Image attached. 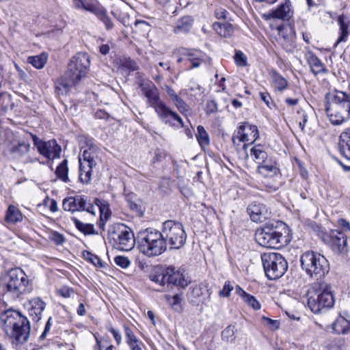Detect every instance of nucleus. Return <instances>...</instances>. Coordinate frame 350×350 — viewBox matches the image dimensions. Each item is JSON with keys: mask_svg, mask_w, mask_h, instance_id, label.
Returning <instances> with one entry per match:
<instances>
[{"mask_svg": "<svg viewBox=\"0 0 350 350\" xmlns=\"http://www.w3.org/2000/svg\"><path fill=\"white\" fill-rule=\"evenodd\" d=\"M150 278L152 281L159 284L161 286H163L166 284L165 270L160 274L150 275Z\"/></svg>", "mask_w": 350, "mask_h": 350, "instance_id": "3c124183", "label": "nucleus"}, {"mask_svg": "<svg viewBox=\"0 0 350 350\" xmlns=\"http://www.w3.org/2000/svg\"><path fill=\"white\" fill-rule=\"evenodd\" d=\"M97 18L103 23L107 30H111L113 27V23L105 10H102L96 12Z\"/></svg>", "mask_w": 350, "mask_h": 350, "instance_id": "79ce46f5", "label": "nucleus"}, {"mask_svg": "<svg viewBox=\"0 0 350 350\" xmlns=\"http://www.w3.org/2000/svg\"><path fill=\"white\" fill-rule=\"evenodd\" d=\"M62 206L64 211H87L92 215L96 214V208L90 202H88L87 198L84 196H77L75 197H68L64 200Z\"/></svg>", "mask_w": 350, "mask_h": 350, "instance_id": "2eb2a0df", "label": "nucleus"}, {"mask_svg": "<svg viewBox=\"0 0 350 350\" xmlns=\"http://www.w3.org/2000/svg\"><path fill=\"white\" fill-rule=\"evenodd\" d=\"M228 15V12L223 8H217L215 11V16L218 19L226 20Z\"/></svg>", "mask_w": 350, "mask_h": 350, "instance_id": "13d9d810", "label": "nucleus"}, {"mask_svg": "<svg viewBox=\"0 0 350 350\" xmlns=\"http://www.w3.org/2000/svg\"><path fill=\"white\" fill-rule=\"evenodd\" d=\"M139 252L147 257L158 256L167 250V244L161 232L152 228L141 230L137 233Z\"/></svg>", "mask_w": 350, "mask_h": 350, "instance_id": "39448f33", "label": "nucleus"}, {"mask_svg": "<svg viewBox=\"0 0 350 350\" xmlns=\"http://www.w3.org/2000/svg\"><path fill=\"white\" fill-rule=\"evenodd\" d=\"M271 77L273 85L277 90L282 92L287 88L288 81L277 72H273Z\"/></svg>", "mask_w": 350, "mask_h": 350, "instance_id": "f704fd0d", "label": "nucleus"}, {"mask_svg": "<svg viewBox=\"0 0 350 350\" xmlns=\"http://www.w3.org/2000/svg\"><path fill=\"white\" fill-rule=\"evenodd\" d=\"M183 55L185 56L188 61L191 63V69L196 68L208 59V57L206 53L198 50H185Z\"/></svg>", "mask_w": 350, "mask_h": 350, "instance_id": "aec40b11", "label": "nucleus"}, {"mask_svg": "<svg viewBox=\"0 0 350 350\" xmlns=\"http://www.w3.org/2000/svg\"><path fill=\"white\" fill-rule=\"evenodd\" d=\"M258 172L265 177H272L279 174V169L275 161L271 159L258 166Z\"/></svg>", "mask_w": 350, "mask_h": 350, "instance_id": "393cba45", "label": "nucleus"}, {"mask_svg": "<svg viewBox=\"0 0 350 350\" xmlns=\"http://www.w3.org/2000/svg\"><path fill=\"white\" fill-rule=\"evenodd\" d=\"M256 240L262 247L280 248L286 244L287 239L280 228L272 222L265 224L259 228L255 234Z\"/></svg>", "mask_w": 350, "mask_h": 350, "instance_id": "1a4fd4ad", "label": "nucleus"}, {"mask_svg": "<svg viewBox=\"0 0 350 350\" xmlns=\"http://www.w3.org/2000/svg\"><path fill=\"white\" fill-rule=\"evenodd\" d=\"M1 325L5 334L16 344H24L29 338L30 323L20 312L6 310L1 314Z\"/></svg>", "mask_w": 350, "mask_h": 350, "instance_id": "f257e3e1", "label": "nucleus"}, {"mask_svg": "<svg viewBox=\"0 0 350 350\" xmlns=\"http://www.w3.org/2000/svg\"><path fill=\"white\" fill-rule=\"evenodd\" d=\"M29 135L32 138L34 146L41 155L49 159H55L60 157L62 149L56 140L43 141L36 135L29 133Z\"/></svg>", "mask_w": 350, "mask_h": 350, "instance_id": "4468645a", "label": "nucleus"}, {"mask_svg": "<svg viewBox=\"0 0 350 350\" xmlns=\"http://www.w3.org/2000/svg\"><path fill=\"white\" fill-rule=\"evenodd\" d=\"M95 203L96 206L98 207L100 216V217L103 219H105L107 221L110 217V211L109 208V204L106 202H102L98 199L95 200Z\"/></svg>", "mask_w": 350, "mask_h": 350, "instance_id": "a19ab883", "label": "nucleus"}, {"mask_svg": "<svg viewBox=\"0 0 350 350\" xmlns=\"http://www.w3.org/2000/svg\"><path fill=\"white\" fill-rule=\"evenodd\" d=\"M81 159L82 162H84L85 164H95L94 160L91 155V152L90 150H84L83 151L82 157H79V159Z\"/></svg>", "mask_w": 350, "mask_h": 350, "instance_id": "4d7b16f0", "label": "nucleus"}, {"mask_svg": "<svg viewBox=\"0 0 350 350\" xmlns=\"http://www.w3.org/2000/svg\"><path fill=\"white\" fill-rule=\"evenodd\" d=\"M68 170V161L67 159H64L57 167L55 173L57 177L62 182L68 183L69 182Z\"/></svg>", "mask_w": 350, "mask_h": 350, "instance_id": "473e14b6", "label": "nucleus"}, {"mask_svg": "<svg viewBox=\"0 0 350 350\" xmlns=\"http://www.w3.org/2000/svg\"><path fill=\"white\" fill-rule=\"evenodd\" d=\"M217 103L215 100H209L207 102L206 105V113H213L217 111Z\"/></svg>", "mask_w": 350, "mask_h": 350, "instance_id": "bf43d9fd", "label": "nucleus"}, {"mask_svg": "<svg viewBox=\"0 0 350 350\" xmlns=\"http://www.w3.org/2000/svg\"><path fill=\"white\" fill-rule=\"evenodd\" d=\"M160 232L166 244L169 243L172 250L180 249L185 243L187 234L180 222L167 220L163 223Z\"/></svg>", "mask_w": 350, "mask_h": 350, "instance_id": "9d476101", "label": "nucleus"}, {"mask_svg": "<svg viewBox=\"0 0 350 350\" xmlns=\"http://www.w3.org/2000/svg\"><path fill=\"white\" fill-rule=\"evenodd\" d=\"M197 134L196 135V139L202 148L208 146L210 144V139L208 133L204 129V126L199 125L197 127Z\"/></svg>", "mask_w": 350, "mask_h": 350, "instance_id": "e433bc0d", "label": "nucleus"}, {"mask_svg": "<svg viewBox=\"0 0 350 350\" xmlns=\"http://www.w3.org/2000/svg\"><path fill=\"white\" fill-rule=\"evenodd\" d=\"M235 292L238 295H239L242 298L243 300H244L246 298V297L249 295L238 285L236 286Z\"/></svg>", "mask_w": 350, "mask_h": 350, "instance_id": "774afa93", "label": "nucleus"}, {"mask_svg": "<svg viewBox=\"0 0 350 350\" xmlns=\"http://www.w3.org/2000/svg\"><path fill=\"white\" fill-rule=\"evenodd\" d=\"M122 66L129 72H133L138 70V66L137 63L130 58L125 59V60L122 64Z\"/></svg>", "mask_w": 350, "mask_h": 350, "instance_id": "09e8293b", "label": "nucleus"}, {"mask_svg": "<svg viewBox=\"0 0 350 350\" xmlns=\"http://www.w3.org/2000/svg\"><path fill=\"white\" fill-rule=\"evenodd\" d=\"M71 220L75 224V227L84 234L88 235L95 234L94 227L93 224L83 223L79 219L75 217H72L71 218Z\"/></svg>", "mask_w": 350, "mask_h": 350, "instance_id": "72a5a7b5", "label": "nucleus"}, {"mask_svg": "<svg viewBox=\"0 0 350 350\" xmlns=\"http://www.w3.org/2000/svg\"><path fill=\"white\" fill-rule=\"evenodd\" d=\"M191 293L193 297L199 298L200 301L205 303L210 301L211 291L206 284H200L193 288Z\"/></svg>", "mask_w": 350, "mask_h": 350, "instance_id": "a878e982", "label": "nucleus"}, {"mask_svg": "<svg viewBox=\"0 0 350 350\" xmlns=\"http://www.w3.org/2000/svg\"><path fill=\"white\" fill-rule=\"evenodd\" d=\"M114 261L117 265L123 269L128 267L131 263L128 258L122 256H116Z\"/></svg>", "mask_w": 350, "mask_h": 350, "instance_id": "864d4df0", "label": "nucleus"}, {"mask_svg": "<svg viewBox=\"0 0 350 350\" xmlns=\"http://www.w3.org/2000/svg\"><path fill=\"white\" fill-rule=\"evenodd\" d=\"M86 258L96 267L103 268L105 267L104 262L96 255L88 252Z\"/></svg>", "mask_w": 350, "mask_h": 350, "instance_id": "8fccbe9b", "label": "nucleus"}, {"mask_svg": "<svg viewBox=\"0 0 350 350\" xmlns=\"http://www.w3.org/2000/svg\"><path fill=\"white\" fill-rule=\"evenodd\" d=\"M247 212L251 219L255 222H261L268 215L267 207L264 204L256 202H254L248 206Z\"/></svg>", "mask_w": 350, "mask_h": 350, "instance_id": "6ab92c4d", "label": "nucleus"}, {"mask_svg": "<svg viewBox=\"0 0 350 350\" xmlns=\"http://www.w3.org/2000/svg\"><path fill=\"white\" fill-rule=\"evenodd\" d=\"M31 146L28 142L19 141L17 144L13 146L11 148V152L16 159H22L25 157L30 151Z\"/></svg>", "mask_w": 350, "mask_h": 350, "instance_id": "bb28decb", "label": "nucleus"}, {"mask_svg": "<svg viewBox=\"0 0 350 350\" xmlns=\"http://www.w3.org/2000/svg\"><path fill=\"white\" fill-rule=\"evenodd\" d=\"M90 67V56L84 52H79L73 55L67 64L64 75L60 79L59 84L68 88L77 85L87 77Z\"/></svg>", "mask_w": 350, "mask_h": 350, "instance_id": "20e7f679", "label": "nucleus"}, {"mask_svg": "<svg viewBox=\"0 0 350 350\" xmlns=\"http://www.w3.org/2000/svg\"><path fill=\"white\" fill-rule=\"evenodd\" d=\"M333 329L337 334H347L350 331V321L339 316L333 323Z\"/></svg>", "mask_w": 350, "mask_h": 350, "instance_id": "7c9ffc66", "label": "nucleus"}, {"mask_svg": "<svg viewBox=\"0 0 350 350\" xmlns=\"http://www.w3.org/2000/svg\"><path fill=\"white\" fill-rule=\"evenodd\" d=\"M75 8L77 9L83 8L85 10L94 13L96 16V12L101 11L102 10L96 8L95 5L90 3H85L82 0H75Z\"/></svg>", "mask_w": 350, "mask_h": 350, "instance_id": "37998d69", "label": "nucleus"}, {"mask_svg": "<svg viewBox=\"0 0 350 350\" xmlns=\"http://www.w3.org/2000/svg\"><path fill=\"white\" fill-rule=\"evenodd\" d=\"M250 154L254 157V161L258 165L270 159L268 157L267 153L265 151L263 147L260 144L252 147L250 150Z\"/></svg>", "mask_w": 350, "mask_h": 350, "instance_id": "cd10ccee", "label": "nucleus"}, {"mask_svg": "<svg viewBox=\"0 0 350 350\" xmlns=\"http://www.w3.org/2000/svg\"><path fill=\"white\" fill-rule=\"evenodd\" d=\"M45 308V303L39 297L32 299L29 302V314L34 321L41 319V315Z\"/></svg>", "mask_w": 350, "mask_h": 350, "instance_id": "412c9836", "label": "nucleus"}, {"mask_svg": "<svg viewBox=\"0 0 350 350\" xmlns=\"http://www.w3.org/2000/svg\"><path fill=\"white\" fill-rule=\"evenodd\" d=\"M337 224L342 230L345 232H350V223L346 219L341 218L338 219Z\"/></svg>", "mask_w": 350, "mask_h": 350, "instance_id": "680f3d73", "label": "nucleus"}, {"mask_svg": "<svg viewBox=\"0 0 350 350\" xmlns=\"http://www.w3.org/2000/svg\"><path fill=\"white\" fill-rule=\"evenodd\" d=\"M167 299L169 301V303L172 306H175L176 305H178L182 301V295L180 294H176L173 296H168L167 297Z\"/></svg>", "mask_w": 350, "mask_h": 350, "instance_id": "052dcab7", "label": "nucleus"}, {"mask_svg": "<svg viewBox=\"0 0 350 350\" xmlns=\"http://www.w3.org/2000/svg\"><path fill=\"white\" fill-rule=\"evenodd\" d=\"M328 244L336 254L345 256L349 252L347 238L341 231L332 230Z\"/></svg>", "mask_w": 350, "mask_h": 350, "instance_id": "dca6fc26", "label": "nucleus"}, {"mask_svg": "<svg viewBox=\"0 0 350 350\" xmlns=\"http://www.w3.org/2000/svg\"><path fill=\"white\" fill-rule=\"evenodd\" d=\"M293 15V9L290 0H285L280 4L277 8L271 10L268 14L264 15L266 20L279 19L288 21Z\"/></svg>", "mask_w": 350, "mask_h": 350, "instance_id": "f3484780", "label": "nucleus"}, {"mask_svg": "<svg viewBox=\"0 0 350 350\" xmlns=\"http://www.w3.org/2000/svg\"><path fill=\"white\" fill-rule=\"evenodd\" d=\"M261 323L271 330L278 329L280 327V322L277 320H273L266 317L261 318Z\"/></svg>", "mask_w": 350, "mask_h": 350, "instance_id": "c03bdc74", "label": "nucleus"}, {"mask_svg": "<svg viewBox=\"0 0 350 350\" xmlns=\"http://www.w3.org/2000/svg\"><path fill=\"white\" fill-rule=\"evenodd\" d=\"M193 22L194 19L192 16H184L176 21L173 31L177 34L187 33L191 31Z\"/></svg>", "mask_w": 350, "mask_h": 350, "instance_id": "5701e85b", "label": "nucleus"}, {"mask_svg": "<svg viewBox=\"0 0 350 350\" xmlns=\"http://www.w3.org/2000/svg\"><path fill=\"white\" fill-rule=\"evenodd\" d=\"M213 29L222 37H230L234 32L233 26L228 23L215 22L213 25Z\"/></svg>", "mask_w": 350, "mask_h": 350, "instance_id": "c85d7f7f", "label": "nucleus"}, {"mask_svg": "<svg viewBox=\"0 0 350 350\" xmlns=\"http://www.w3.org/2000/svg\"><path fill=\"white\" fill-rule=\"evenodd\" d=\"M258 130L256 126L244 123L233 135L232 140L237 149L241 143H243L242 148L246 152L248 146L253 144L258 138Z\"/></svg>", "mask_w": 350, "mask_h": 350, "instance_id": "ddd939ff", "label": "nucleus"}, {"mask_svg": "<svg viewBox=\"0 0 350 350\" xmlns=\"http://www.w3.org/2000/svg\"><path fill=\"white\" fill-rule=\"evenodd\" d=\"M108 240L113 247L122 251H130L135 244L132 230L121 223L115 224L109 228Z\"/></svg>", "mask_w": 350, "mask_h": 350, "instance_id": "6e6552de", "label": "nucleus"}, {"mask_svg": "<svg viewBox=\"0 0 350 350\" xmlns=\"http://www.w3.org/2000/svg\"><path fill=\"white\" fill-rule=\"evenodd\" d=\"M297 121L299 122V128L301 129V130L302 131H304V129L306 127V123L308 122V116H307V114L304 111H302L301 113V118Z\"/></svg>", "mask_w": 350, "mask_h": 350, "instance_id": "0e129e2a", "label": "nucleus"}, {"mask_svg": "<svg viewBox=\"0 0 350 350\" xmlns=\"http://www.w3.org/2000/svg\"><path fill=\"white\" fill-rule=\"evenodd\" d=\"M47 61V55L45 53H42L39 55L29 57L28 62L33 67L38 69L42 68Z\"/></svg>", "mask_w": 350, "mask_h": 350, "instance_id": "4c0bfd02", "label": "nucleus"}, {"mask_svg": "<svg viewBox=\"0 0 350 350\" xmlns=\"http://www.w3.org/2000/svg\"><path fill=\"white\" fill-rule=\"evenodd\" d=\"M107 329L111 332L118 345L122 342V336L119 330L114 329L111 324L107 326Z\"/></svg>", "mask_w": 350, "mask_h": 350, "instance_id": "5fc2aeb1", "label": "nucleus"}, {"mask_svg": "<svg viewBox=\"0 0 350 350\" xmlns=\"http://www.w3.org/2000/svg\"><path fill=\"white\" fill-rule=\"evenodd\" d=\"M234 61L238 66L244 67L247 64V59L241 51H237L234 55Z\"/></svg>", "mask_w": 350, "mask_h": 350, "instance_id": "49530a36", "label": "nucleus"}, {"mask_svg": "<svg viewBox=\"0 0 350 350\" xmlns=\"http://www.w3.org/2000/svg\"><path fill=\"white\" fill-rule=\"evenodd\" d=\"M265 187H266V191L272 193L276 191L280 187L279 184H271L269 182H265Z\"/></svg>", "mask_w": 350, "mask_h": 350, "instance_id": "69168bd1", "label": "nucleus"}, {"mask_svg": "<svg viewBox=\"0 0 350 350\" xmlns=\"http://www.w3.org/2000/svg\"><path fill=\"white\" fill-rule=\"evenodd\" d=\"M139 85L148 103L163 122L170 126H175L176 122H178L180 127H183L182 118L160 100L158 90L152 82L143 79L139 81Z\"/></svg>", "mask_w": 350, "mask_h": 350, "instance_id": "f03ea898", "label": "nucleus"}, {"mask_svg": "<svg viewBox=\"0 0 350 350\" xmlns=\"http://www.w3.org/2000/svg\"><path fill=\"white\" fill-rule=\"evenodd\" d=\"M236 328L234 325L228 326L221 333V338L227 342H234L236 338Z\"/></svg>", "mask_w": 350, "mask_h": 350, "instance_id": "58836bf2", "label": "nucleus"}, {"mask_svg": "<svg viewBox=\"0 0 350 350\" xmlns=\"http://www.w3.org/2000/svg\"><path fill=\"white\" fill-rule=\"evenodd\" d=\"M314 288V293L308 298V306L311 311L318 314L332 308L334 299L331 286L326 283H319Z\"/></svg>", "mask_w": 350, "mask_h": 350, "instance_id": "0eeeda50", "label": "nucleus"}, {"mask_svg": "<svg viewBox=\"0 0 350 350\" xmlns=\"http://www.w3.org/2000/svg\"><path fill=\"white\" fill-rule=\"evenodd\" d=\"M233 289V283L230 281H226L222 289L219 291V296L221 297H228Z\"/></svg>", "mask_w": 350, "mask_h": 350, "instance_id": "a18cd8bd", "label": "nucleus"}, {"mask_svg": "<svg viewBox=\"0 0 350 350\" xmlns=\"http://www.w3.org/2000/svg\"><path fill=\"white\" fill-rule=\"evenodd\" d=\"M243 301L254 310H260L261 305L256 297L252 295H248Z\"/></svg>", "mask_w": 350, "mask_h": 350, "instance_id": "de8ad7c7", "label": "nucleus"}, {"mask_svg": "<svg viewBox=\"0 0 350 350\" xmlns=\"http://www.w3.org/2000/svg\"><path fill=\"white\" fill-rule=\"evenodd\" d=\"M49 239L51 241L54 242L56 245H62L65 241V238L63 234L57 232H53L49 237Z\"/></svg>", "mask_w": 350, "mask_h": 350, "instance_id": "6e6d98bb", "label": "nucleus"}, {"mask_svg": "<svg viewBox=\"0 0 350 350\" xmlns=\"http://www.w3.org/2000/svg\"><path fill=\"white\" fill-rule=\"evenodd\" d=\"M166 284H173L181 288L186 287L190 281L183 273L174 267H168L165 269Z\"/></svg>", "mask_w": 350, "mask_h": 350, "instance_id": "a211bd4d", "label": "nucleus"}, {"mask_svg": "<svg viewBox=\"0 0 350 350\" xmlns=\"http://www.w3.org/2000/svg\"><path fill=\"white\" fill-rule=\"evenodd\" d=\"M306 59L314 75L327 72L325 65L312 52L309 51L306 54Z\"/></svg>", "mask_w": 350, "mask_h": 350, "instance_id": "4be33fe9", "label": "nucleus"}, {"mask_svg": "<svg viewBox=\"0 0 350 350\" xmlns=\"http://www.w3.org/2000/svg\"><path fill=\"white\" fill-rule=\"evenodd\" d=\"M172 101L181 113L187 115L189 113L190 108L189 105L178 95L173 98Z\"/></svg>", "mask_w": 350, "mask_h": 350, "instance_id": "ea45409f", "label": "nucleus"}, {"mask_svg": "<svg viewBox=\"0 0 350 350\" xmlns=\"http://www.w3.org/2000/svg\"><path fill=\"white\" fill-rule=\"evenodd\" d=\"M73 289L71 288H69L68 286H62L59 290V294L65 298H68L71 296V295L73 293Z\"/></svg>", "mask_w": 350, "mask_h": 350, "instance_id": "e2e57ef3", "label": "nucleus"}, {"mask_svg": "<svg viewBox=\"0 0 350 350\" xmlns=\"http://www.w3.org/2000/svg\"><path fill=\"white\" fill-rule=\"evenodd\" d=\"M261 258L265 273L269 280L280 278L288 269L287 261L278 253H265Z\"/></svg>", "mask_w": 350, "mask_h": 350, "instance_id": "9b49d317", "label": "nucleus"}, {"mask_svg": "<svg viewBox=\"0 0 350 350\" xmlns=\"http://www.w3.org/2000/svg\"><path fill=\"white\" fill-rule=\"evenodd\" d=\"M301 269L314 280H320L329 272V265L324 256L313 251L304 252L300 258Z\"/></svg>", "mask_w": 350, "mask_h": 350, "instance_id": "423d86ee", "label": "nucleus"}, {"mask_svg": "<svg viewBox=\"0 0 350 350\" xmlns=\"http://www.w3.org/2000/svg\"><path fill=\"white\" fill-rule=\"evenodd\" d=\"M325 98L327 115L333 125H341L350 118V94L336 90Z\"/></svg>", "mask_w": 350, "mask_h": 350, "instance_id": "7ed1b4c3", "label": "nucleus"}, {"mask_svg": "<svg viewBox=\"0 0 350 350\" xmlns=\"http://www.w3.org/2000/svg\"><path fill=\"white\" fill-rule=\"evenodd\" d=\"M340 25V36L336 44L345 41L349 34L348 23L345 21L343 16H340L338 19Z\"/></svg>", "mask_w": 350, "mask_h": 350, "instance_id": "c9c22d12", "label": "nucleus"}, {"mask_svg": "<svg viewBox=\"0 0 350 350\" xmlns=\"http://www.w3.org/2000/svg\"><path fill=\"white\" fill-rule=\"evenodd\" d=\"M23 219V215L18 208L13 205H10L5 216V219L8 222L15 224L21 221Z\"/></svg>", "mask_w": 350, "mask_h": 350, "instance_id": "2f4dec72", "label": "nucleus"}, {"mask_svg": "<svg viewBox=\"0 0 350 350\" xmlns=\"http://www.w3.org/2000/svg\"><path fill=\"white\" fill-rule=\"evenodd\" d=\"M51 317H50L46 325H45V327H44V329L42 332V334H41V336H40V339H43L46 337V334L49 333V332L50 331L51 329Z\"/></svg>", "mask_w": 350, "mask_h": 350, "instance_id": "338daca9", "label": "nucleus"}, {"mask_svg": "<svg viewBox=\"0 0 350 350\" xmlns=\"http://www.w3.org/2000/svg\"><path fill=\"white\" fill-rule=\"evenodd\" d=\"M339 150L345 158L350 160V126L345 129L340 134Z\"/></svg>", "mask_w": 350, "mask_h": 350, "instance_id": "b1692460", "label": "nucleus"}, {"mask_svg": "<svg viewBox=\"0 0 350 350\" xmlns=\"http://www.w3.org/2000/svg\"><path fill=\"white\" fill-rule=\"evenodd\" d=\"M29 283L25 271L18 267L11 269L6 276V289L14 296L18 297L26 291Z\"/></svg>", "mask_w": 350, "mask_h": 350, "instance_id": "f8f14e48", "label": "nucleus"}, {"mask_svg": "<svg viewBox=\"0 0 350 350\" xmlns=\"http://www.w3.org/2000/svg\"><path fill=\"white\" fill-rule=\"evenodd\" d=\"M125 337L126 343H131V342L139 341V340L136 337L133 332L131 328L127 326H124Z\"/></svg>", "mask_w": 350, "mask_h": 350, "instance_id": "603ef678", "label": "nucleus"}, {"mask_svg": "<svg viewBox=\"0 0 350 350\" xmlns=\"http://www.w3.org/2000/svg\"><path fill=\"white\" fill-rule=\"evenodd\" d=\"M94 164H85L79 159V178L83 183L88 184L91 180L92 169Z\"/></svg>", "mask_w": 350, "mask_h": 350, "instance_id": "c756f323", "label": "nucleus"}]
</instances>
